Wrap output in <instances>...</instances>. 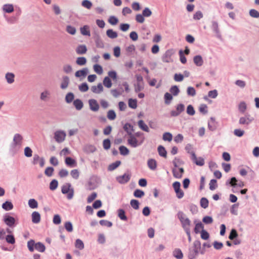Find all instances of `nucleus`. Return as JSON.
<instances>
[{
    "label": "nucleus",
    "mask_w": 259,
    "mask_h": 259,
    "mask_svg": "<svg viewBox=\"0 0 259 259\" xmlns=\"http://www.w3.org/2000/svg\"><path fill=\"white\" fill-rule=\"evenodd\" d=\"M120 153L122 155H127L129 153V150L124 146H121L119 148Z\"/></svg>",
    "instance_id": "nucleus-45"
},
{
    "label": "nucleus",
    "mask_w": 259,
    "mask_h": 259,
    "mask_svg": "<svg viewBox=\"0 0 259 259\" xmlns=\"http://www.w3.org/2000/svg\"><path fill=\"white\" fill-rule=\"evenodd\" d=\"M28 205L31 208H36L38 207V203L34 199H30L28 201Z\"/></svg>",
    "instance_id": "nucleus-39"
},
{
    "label": "nucleus",
    "mask_w": 259,
    "mask_h": 259,
    "mask_svg": "<svg viewBox=\"0 0 259 259\" xmlns=\"http://www.w3.org/2000/svg\"><path fill=\"white\" fill-rule=\"evenodd\" d=\"M70 175L73 179L77 180L79 178V172L78 169H74L71 171Z\"/></svg>",
    "instance_id": "nucleus-50"
},
{
    "label": "nucleus",
    "mask_w": 259,
    "mask_h": 259,
    "mask_svg": "<svg viewBox=\"0 0 259 259\" xmlns=\"http://www.w3.org/2000/svg\"><path fill=\"white\" fill-rule=\"evenodd\" d=\"M91 90L95 94H100L102 93L104 88L101 83H99L97 85H93L91 87Z\"/></svg>",
    "instance_id": "nucleus-13"
},
{
    "label": "nucleus",
    "mask_w": 259,
    "mask_h": 259,
    "mask_svg": "<svg viewBox=\"0 0 259 259\" xmlns=\"http://www.w3.org/2000/svg\"><path fill=\"white\" fill-rule=\"evenodd\" d=\"M253 120L252 118L249 117H242L239 119V122L241 124H248Z\"/></svg>",
    "instance_id": "nucleus-19"
},
{
    "label": "nucleus",
    "mask_w": 259,
    "mask_h": 259,
    "mask_svg": "<svg viewBox=\"0 0 259 259\" xmlns=\"http://www.w3.org/2000/svg\"><path fill=\"white\" fill-rule=\"evenodd\" d=\"M88 73V69L87 68H83L82 70L77 71L75 75L77 77H85Z\"/></svg>",
    "instance_id": "nucleus-17"
},
{
    "label": "nucleus",
    "mask_w": 259,
    "mask_h": 259,
    "mask_svg": "<svg viewBox=\"0 0 259 259\" xmlns=\"http://www.w3.org/2000/svg\"><path fill=\"white\" fill-rule=\"evenodd\" d=\"M80 32L83 35H91L90 28L87 25H84L83 27L80 28Z\"/></svg>",
    "instance_id": "nucleus-27"
},
{
    "label": "nucleus",
    "mask_w": 259,
    "mask_h": 259,
    "mask_svg": "<svg viewBox=\"0 0 259 259\" xmlns=\"http://www.w3.org/2000/svg\"><path fill=\"white\" fill-rule=\"evenodd\" d=\"M76 63L77 65L80 66L84 65L87 63V60L85 58L83 57H78L76 59Z\"/></svg>",
    "instance_id": "nucleus-46"
},
{
    "label": "nucleus",
    "mask_w": 259,
    "mask_h": 259,
    "mask_svg": "<svg viewBox=\"0 0 259 259\" xmlns=\"http://www.w3.org/2000/svg\"><path fill=\"white\" fill-rule=\"evenodd\" d=\"M35 242L33 240H30L27 242V247L29 250L31 252L34 251V247H35Z\"/></svg>",
    "instance_id": "nucleus-49"
},
{
    "label": "nucleus",
    "mask_w": 259,
    "mask_h": 259,
    "mask_svg": "<svg viewBox=\"0 0 259 259\" xmlns=\"http://www.w3.org/2000/svg\"><path fill=\"white\" fill-rule=\"evenodd\" d=\"M107 36L110 38H115L118 36L117 33L113 31L112 29H108L106 31Z\"/></svg>",
    "instance_id": "nucleus-30"
},
{
    "label": "nucleus",
    "mask_w": 259,
    "mask_h": 259,
    "mask_svg": "<svg viewBox=\"0 0 259 259\" xmlns=\"http://www.w3.org/2000/svg\"><path fill=\"white\" fill-rule=\"evenodd\" d=\"M35 248L36 250L41 252H44L46 250L45 245L41 242H37L35 243Z\"/></svg>",
    "instance_id": "nucleus-28"
},
{
    "label": "nucleus",
    "mask_w": 259,
    "mask_h": 259,
    "mask_svg": "<svg viewBox=\"0 0 259 259\" xmlns=\"http://www.w3.org/2000/svg\"><path fill=\"white\" fill-rule=\"evenodd\" d=\"M66 134L62 131H57L55 133V139L58 143L62 142L65 138Z\"/></svg>",
    "instance_id": "nucleus-9"
},
{
    "label": "nucleus",
    "mask_w": 259,
    "mask_h": 259,
    "mask_svg": "<svg viewBox=\"0 0 259 259\" xmlns=\"http://www.w3.org/2000/svg\"><path fill=\"white\" fill-rule=\"evenodd\" d=\"M194 248L189 254V259H193L197 254L198 249L200 248V244L199 242L194 243Z\"/></svg>",
    "instance_id": "nucleus-8"
},
{
    "label": "nucleus",
    "mask_w": 259,
    "mask_h": 259,
    "mask_svg": "<svg viewBox=\"0 0 259 259\" xmlns=\"http://www.w3.org/2000/svg\"><path fill=\"white\" fill-rule=\"evenodd\" d=\"M87 51V49L85 45H79L76 49V52L77 54H84L86 53Z\"/></svg>",
    "instance_id": "nucleus-22"
},
{
    "label": "nucleus",
    "mask_w": 259,
    "mask_h": 259,
    "mask_svg": "<svg viewBox=\"0 0 259 259\" xmlns=\"http://www.w3.org/2000/svg\"><path fill=\"white\" fill-rule=\"evenodd\" d=\"M2 207L5 210L8 211L12 209L13 208V205L11 202L6 201L3 204Z\"/></svg>",
    "instance_id": "nucleus-35"
},
{
    "label": "nucleus",
    "mask_w": 259,
    "mask_h": 259,
    "mask_svg": "<svg viewBox=\"0 0 259 259\" xmlns=\"http://www.w3.org/2000/svg\"><path fill=\"white\" fill-rule=\"evenodd\" d=\"M75 247L80 250L84 248V244L83 242L79 239H77L75 241Z\"/></svg>",
    "instance_id": "nucleus-48"
},
{
    "label": "nucleus",
    "mask_w": 259,
    "mask_h": 259,
    "mask_svg": "<svg viewBox=\"0 0 259 259\" xmlns=\"http://www.w3.org/2000/svg\"><path fill=\"white\" fill-rule=\"evenodd\" d=\"M185 110V106L182 104H178L176 107V110H172L170 112L172 116H177L180 115Z\"/></svg>",
    "instance_id": "nucleus-7"
},
{
    "label": "nucleus",
    "mask_w": 259,
    "mask_h": 259,
    "mask_svg": "<svg viewBox=\"0 0 259 259\" xmlns=\"http://www.w3.org/2000/svg\"><path fill=\"white\" fill-rule=\"evenodd\" d=\"M108 22L112 25H116L118 22V19L115 16H110L108 20Z\"/></svg>",
    "instance_id": "nucleus-47"
},
{
    "label": "nucleus",
    "mask_w": 259,
    "mask_h": 259,
    "mask_svg": "<svg viewBox=\"0 0 259 259\" xmlns=\"http://www.w3.org/2000/svg\"><path fill=\"white\" fill-rule=\"evenodd\" d=\"M193 61L194 63L198 66L202 65L203 61L201 56L197 55L194 57Z\"/></svg>",
    "instance_id": "nucleus-25"
},
{
    "label": "nucleus",
    "mask_w": 259,
    "mask_h": 259,
    "mask_svg": "<svg viewBox=\"0 0 259 259\" xmlns=\"http://www.w3.org/2000/svg\"><path fill=\"white\" fill-rule=\"evenodd\" d=\"M107 118L110 120H114L116 118V113L112 110H109L107 113Z\"/></svg>",
    "instance_id": "nucleus-57"
},
{
    "label": "nucleus",
    "mask_w": 259,
    "mask_h": 259,
    "mask_svg": "<svg viewBox=\"0 0 259 259\" xmlns=\"http://www.w3.org/2000/svg\"><path fill=\"white\" fill-rule=\"evenodd\" d=\"M148 167L152 170H155L157 168V162L154 159H149L147 161Z\"/></svg>",
    "instance_id": "nucleus-16"
},
{
    "label": "nucleus",
    "mask_w": 259,
    "mask_h": 259,
    "mask_svg": "<svg viewBox=\"0 0 259 259\" xmlns=\"http://www.w3.org/2000/svg\"><path fill=\"white\" fill-rule=\"evenodd\" d=\"M118 215L119 218L123 221H126L127 217L125 214V211L122 209H120L118 211Z\"/></svg>",
    "instance_id": "nucleus-42"
},
{
    "label": "nucleus",
    "mask_w": 259,
    "mask_h": 259,
    "mask_svg": "<svg viewBox=\"0 0 259 259\" xmlns=\"http://www.w3.org/2000/svg\"><path fill=\"white\" fill-rule=\"evenodd\" d=\"M54 169L52 167H48L45 170V174L48 177H51L53 175Z\"/></svg>",
    "instance_id": "nucleus-53"
},
{
    "label": "nucleus",
    "mask_w": 259,
    "mask_h": 259,
    "mask_svg": "<svg viewBox=\"0 0 259 259\" xmlns=\"http://www.w3.org/2000/svg\"><path fill=\"white\" fill-rule=\"evenodd\" d=\"M6 240L7 243L14 244L15 243V239L13 235L9 234L6 236Z\"/></svg>",
    "instance_id": "nucleus-37"
},
{
    "label": "nucleus",
    "mask_w": 259,
    "mask_h": 259,
    "mask_svg": "<svg viewBox=\"0 0 259 259\" xmlns=\"http://www.w3.org/2000/svg\"><path fill=\"white\" fill-rule=\"evenodd\" d=\"M130 179V176L128 174H124L121 176L117 177V181L121 184L127 183Z\"/></svg>",
    "instance_id": "nucleus-14"
},
{
    "label": "nucleus",
    "mask_w": 259,
    "mask_h": 259,
    "mask_svg": "<svg viewBox=\"0 0 259 259\" xmlns=\"http://www.w3.org/2000/svg\"><path fill=\"white\" fill-rule=\"evenodd\" d=\"M50 92L47 90H46L41 93L40 99L41 100L45 101L50 98Z\"/></svg>",
    "instance_id": "nucleus-26"
},
{
    "label": "nucleus",
    "mask_w": 259,
    "mask_h": 259,
    "mask_svg": "<svg viewBox=\"0 0 259 259\" xmlns=\"http://www.w3.org/2000/svg\"><path fill=\"white\" fill-rule=\"evenodd\" d=\"M103 84L105 87L107 88H110L112 85L110 78L107 76H106L104 78L103 81Z\"/></svg>",
    "instance_id": "nucleus-31"
},
{
    "label": "nucleus",
    "mask_w": 259,
    "mask_h": 259,
    "mask_svg": "<svg viewBox=\"0 0 259 259\" xmlns=\"http://www.w3.org/2000/svg\"><path fill=\"white\" fill-rule=\"evenodd\" d=\"M128 106L132 109L137 107V101L136 99H130L128 101Z\"/></svg>",
    "instance_id": "nucleus-36"
},
{
    "label": "nucleus",
    "mask_w": 259,
    "mask_h": 259,
    "mask_svg": "<svg viewBox=\"0 0 259 259\" xmlns=\"http://www.w3.org/2000/svg\"><path fill=\"white\" fill-rule=\"evenodd\" d=\"M58 186V181L56 180H53L50 184V189L51 190H55Z\"/></svg>",
    "instance_id": "nucleus-56"
},
{
    "label": "nucleus",
    "mask_w": 259,
    "mask_h": 259,
    "mask_svg": "<svg viewBox=\"0 0 259 259\" xmlns=\"http://www.w3.org/2000/svg\"><path fill=\"white\" fill-rule=\"evenodd\" d=\"M172 186L176 193L177 197L179 199L182 198L184 196V194L183 191L180 188V183L179 182H175L173 183Z\"/></svg>",
    "instance_id": "nucleus-4"
},
{
    "label": "nucleus",
    "mask_w": 259,
    "mask_h": 259,
    "mask_svg": "<svg viewBox=\"0 0 259 259\" xmlns=\"http://www.w3.org/2000/svg\"><path fill=\"white\" fill-rule=\"evenodd\" d=\"M184 172V170L182 167L179 168H175L172 169L173 176L177 179H181L182 177Z\"/></svg>",
    "instance_id": "nucleus-12"
},
{
    "label": "nucleus",
    "mask_w": 259,
    "mask_h": 259,
    "mask_svg": "<svg viewBox=\"0 0 259 259\" xmlns=\"http://www.w3.org/2000/svg\"><path fill=\"white\" fill-rule=\"evenodd\" d=\"M130 204L132 207L135 209H138L139 208V202L137 200L132 199Z\"/></svg>",
    "instance_id": "nucleus-55"
},
{
    "label": "nucleus",
    "mask_w": 259,
    "mask_h": 259,
    "mask_svg": "<svg viewBox=\"0 0 259 259\" xmlns=\"http://www.w3.org/2000/svg\"><path fill=\"white\" fill-rule=\"evenodd\" d=\"M65 164L70 167H74L76 165V161L70 157H67L65 158Z\"/></svg>",
    "instance_id": "nucleus-18"
},
{
    "label": "nucleus",
    "mask_w": 259,
    "mask_h": 259,
    "mask_svg": "<svg viewBox=\"0 0 259 259\" xmlns=\"http://www.w3.org/2000/svg\"><path fill=\"white\" fill-rule=\"evenodd\" d=\"M32 222L34 224H38L40 221V215L37 211H34L31 214Z\"/></svg>",
    "instance_id": "nucleus-15"
},
{
    "label": "nucleus",
    "mask_w": 259,
    "mask_h": 259,
    "mask_svg": "<svg viewBox=\"0 0 259 259\" xmlns=\"http://www.w3.org/2000/svg\"><path fill=\"white\" fill-rule=\"evenodd\" d=\"M3 10L5 12L11 13L14 11L13 6L12 5H5L3 6Z\"/></svg>",
    "instance_id": "nucleus-44"
},
{
    "label": "nucleus",
    "mask_w": 259,
    "mask_h": 259,
    "mask_svg": "<svg viewBox=\"0 0 259 259\" xmlns=\"http://www.w3.org/2000/svg\"><path fill=\"white\" fill-rule=\"evenodd\" d=\"M32 163L34 165L39 163L40 166L42 167L45 165V160L43 158L40 157L37 154H35L33 158Z\"/></svg>",
    "instance_id": "nucleus-10"
},
{
    "label": "nucleus",
    "mask_w": 259,
    "mask_h": 259,
    "mask_svg": "<svg viewBox=\"0 0 259 259\" xmlns=\"http://www.w3.org/2000/svg\"><path fill=\"white\" fill-rule=\"evenodd\" d=\"M81 6L88 9H90L93 5L91 2L89 0H83L81 3Z\"/></svg>",
    "instance_id": "nucleus-43"
},
{
    "label": "nucleus",
    "mask_w": 259,
    "mask_h": 259,
    "mask_svg": "<svg viewBox=\"0 0 259 259\" xmlns=\"http://www.w3.org/2000/svg\"><path fill=\"white\" fill-rule=\"evenodd\" d=\"M178 216L185 231L190 230L191 224L190 220L188 218H186L182 212H179Z\"/></svg>",
    "instance_id": "nucleus-1"
},
{
    "label": "nucleus",
    "mask_w": 259,
    "mask_h": 259,
    "mask_svg": "<svg viewBox=\"0 0 259 259\" xmlns=\"http://www.w3.org/2000/svg\"><path fill=\"white\" fill-rule=\"evenodd\" d=\"M89 104L90 109L93 111L96 112L99 109V105L97 101L95 99H90L89 101Z\"/></svg>",
    "instance_id": "nucleus-11"
},
{
    "label": "nucleus",
    "mask_w": 259,
    "mask_h": 259,
    "mask_svg": "<svg viewBox=\"0 0 259 259\" xmlns=\"http://www.w3.org/2000/svg\"><path fill=\"white\" fill-rule=\"evenodd\" d=\"M162 139L165 141L170 142L172 139V135L168 132L164 133L163 135Z\"/></svg>",
    "instance_id": "nucleus-41"
},
{
    "label": "nucleus",
    "mask_w": 259,
    "mask_h": 259,
    "mask_svg": "<svg viewBox=\"0 0 259 259\" xmlns=\"http://www.w3.org/2000/svg\"><path fill=\"white\" fill-rule=\"evenodd\" d=\"M170 92L173 95L177 96L180 92V90L177 85H174L170 88Z\"/></svg>",
    "instance_id": "nucleus-58"
},
{
    "label": "nucleus",
    "mask_w": 259,
    "mask_h": 259,
    "mask_svg": "<svg viewBox=\"0 0 259 259\" xmlns=\"http://www.w3.org/2000/svg\"><path fill=\"white\" fill-rule=\"evenodd\" d=\"M209 185L211 190H214L217 187V181L214 179L210 180Z\"/></svg>",
    "instance_id": "nucleus-62"
},
{
    "label": "nucleus",
    "mask_w": 259,
    "mask_h": 259,
    "mask_svg": "<svg viewBox=\"0 0 259 259\" xmlns=\"http://www.w3.org/2000/svg\"><path fill=\"white\" fill-rule=\"evenodd\" d=\"M94 71L98 74H102L103 73V68L102 66L98 64L94 65Z\"/></svg>",
    "instance_id": "nucleus-51"
},
{
    "label": "nucleus",
    "mask_w": 259,
    "mask_h": 259,
    "mask_svg": "<svg viewBox=\"0 0 259 259\" xmlns=\"http://www.w3.org/2000/svg\"><path fill=\"white\" fill-rule=\"evenodd\" d=\"M74 99V95L71 93H68L65 97V100L67 103H71Z\"/></svg>",
    "instance_id": "nucleus-63"
},
{
    "label": "nucleus",
    "mask_w": 259,
    "mask_h": 259,
    "mask_svg": "<svg viewBox=\"0 0 259 259\" xmlns=\"http://www.w3.org/2000/svg\"><path fill=\"white\" fill-rule=\"evenodd\" d=\"M187 94L189 96H194L196 94V91L194 88L189 87L187 88Z\"/></svg>",
    "instance_id": "nucleus-61"
},
{
    "label": "nucleus",
    "mask_w": 259,
    "mask_h": 259,
    "mask_svg": "<svg viewBox=\"0 0 259 259\" xmlns=\"http://www.w3.org/2000/svg\"><path fill=\"white\" fill-rule=\"evenodd\" d=\"M138 125L139 128L142 130L146 132H149V128L148 126L143 120H140L138 122Z\"/></svg>",
    "instance_id": "nucleus-20"
},
{
    "label": "nucleus",
    "mask_w": 259,
    "mask_h": 259,
    "mask_svg": "<svg viewBox=\"0 0 259 259\" xmlns=\"http://www.w3.org/2000/svg\"><path fill=\"white\" fill-rule=\"evenodd\" d=\"M203 228L204 226L202 223L199 222L196 223L194 228V232L196 234H198L200 232L201 233V231H202V230H204Z\"/></svg>",
    "instance_id": "nucleus-32"
},
{
    "label": "nucleus",
    "mask_w": 259,
    "mask_h": 259,
    "mask_svg": "<svg viewBox=\"0 0 259 259\" xmlns=\"http://www.w3.org/2000/svg\"><path fill=\"white\" fill-rule=\"evenodd\" d=\"M73 105L78 110H80L83 107V103L79 99H76L73 102Z\"/></svg>",
    "instance_id": "nucleus-33"
},
{
    "label": "nucleus",
    "mask_w": 259,
    "mask_h": 259,
    "mask_svg": "<svg viewBox=\"0 0 259 259\" xmlns=\"http://www.w3.org/2000/svg\"><path fill=\"white\" fill-rule=\"evenodd\" d=\"M129 135L130 136L127 140V142L131 147L135 148L143 143L144 138H143V139L140 142H139L137 139L133 135H132L131 133L129 134Z\"/></svg>",
    "instance_id": "nucleus-3"
},
{
    "label": "nucleus",
    "mask_w": 259,
    "mask_h": 259,
    "mask_svg": "<svg viewBox=\"0 0 259 259\" xmlns=\"http://www.w3.org/2000/svg\"><path fill=\"white\" fill-rule=\"evenodd\" d=\"M14 74L12 73H8L6 75V78L9 83H12L14 81Z\"/></svg>",
    "instance_id": "nucleus-40"
},
{
    "label": "nucleus",
    "mask_w": 259,
    "mask_h": 259,
    "mask_svg": "<svg viewBox=\"0 0 259 259\" xmlns=\"http://www.w3.org/2000/svg\"><path fill=\"white\" fill-rule=\"evenodd\" d=\"M173 255L178 259H182L183 257V253L180 249L176 248L173 251Z\"/></svg>",
    "instance_id": "nucleus-29"
},
{
    "label": "nucleus",
    "mask_w": 259,
    "mask_h": 259,
    "mask_svg": "<svg viewBox=\"0 0 259 259\" xmlns=\"http://www.w3.org/2000/svg\"><path fill=\"white\" fill-rule=\"evenodd\" d=\"M157 150L158 154L160 156L163 157L164 158L166 157L167 152L163 146L161 145L159 146Z\"/></svg>",
    "instance_id": "nucleus-23"
},
{
    "label": "nucleus",
    "mask_w": 259,
    "mask_h": 259,
    "mask_svg": "<svg viewBox=\"0 0 259 259\" xmlns=\"http://www.w3.org/2000/svg\"><path fill=\"white\" fill-rule=\"evenodd\" d=\"M144 194V191L139 189H136L134 193V196L137 198H141Z\"/></svg>",
    "instance_id": "nucleus-54"
},
{
    "label": "nucleus",
    "mask_w": 259,
    "mask_h": 259,
    "mask_svg": "<svg viewBox=\"0 0 259 259\" xmlns=\"http://www.w3.org/2000/svg\"><path fill=\"white\" fill-rule=\"evenodd\" d=\"M62 192L63 194H67V198L71 199L73 198L74 195V190L73 188H71V184L67 183L64 185L62 187Z\"/></svg>",
    "instance_id": "nucleus-2"
},
{
    "label": "nucleus",
    "mask_w": 259,
    "mask_h": 259,
    "mask_svg": "<svg viewBox=\"0 0 259 259\" xmlns=\"http://www.w3.org/2000/svg\"><path fill=\"white\" fill-rule=\"evenodd\" d=\"M142 14L144 17H148L152 15V12L149 8H145L142 12Z\"/></svg>",
    "instance_id": "nucleus-59"
},
{
    "label": "nucleus",
    "mask_w": 259,
    "mask_h": 259,
    "mask_svg": "<svg viewBox=\"0 0 259 259\" xmlns=\"http://www.w3.org/2000/svg\"><path fill=\"white\" fill-rule=\"evenodd\" d=\"M103 147L105 150H108L110 148L111 143L109 139H105L103 142Z\"/></svg>",
    "instance_id": "nucleus-60"
},
{
    "label": "nucleus",
    "mask_w": 259,
    "mask_h": 259,
    "mask_svg": "<svg viewBox=\"0 0 259 259\" xmlns=\"http://www.w3.org/2000/svg\"><path fill=\"white\" fill-rule=\"evenodd\" d=\"M120 163L121 162L120 161H116V162L110 164L108 166V169L110 171L113 170L118 167Z\"/></svg>",
    "instance_id": "nucleus-38"
},
{
    "label": "nucleus",
    "mask_w": 259,
    "mask_h": 259,
    "mask_svg": "<svg viewBox=\"0 0 259 259\" xmlns=\"http://www.w3.org/2000/svg\"><path fill=\"white\" fill-rule=\"evenodd\" d=\"M200 205L203 208H206L208 206V201L205 198H202L200 200Z\"/></svg>",
    "instance_id": "nucleus-52"
},
{
    "label": "nucleus",
    "mask_w": 259,
    "mask_h": 259,
    "mask_svg": "<svg viewBox=\"0 0 259 259\" xmlns=\"http://www.w3.org/2000/svg\"><path fill=\"white\" fill-rule=\"evenodd\" d=\"M172 54V53L171 51H170V50L167 51L165 52L164 56L163 57V61L165 62H169L171 61L172 60L171 59V56Z\"/></svg>",
    "instance_id": "nucleus-24"
},
{
    "label": "nucleus",
    "mask_w": 259,
    "mask_h": 259,
    "mask_svg": "<svg viewBox=\"0 0 259 259\" xmlns=\"http://www.w3.org/2000/svg\"><path fill=\"white\" fill-rule=\"evenodd\" d=\"M3 221L7 226L10 227L14 226L15 223V219L8 214L4 216Z\"/></svg>",
    "instance_id": "nucleus-6"
},
{
    "label": "nucleus",
    "mask_w": 259,
    "mask_h": 259,
    "mask_svg": "<svg viewBox=\"0 0 259 259\" xmlns=\"http://www.w3.org/2000/svg\"><path fill=\"white\" fill-rule=\"evenodd\" d=\"M60 178H64L68 175V171L65 169H61L58 174Z\"/></svg>",
    "instance_id": "nucleus-64"
},
{
    "label": "nucleus",
    "mask_w": 259,
    "mask_h": 259,
    "mask_svg": "<svg viewBox=\"0 0 259 259\" xmlns=\"http://www.w3.org/2000/svg\"><path fill=\"white\" fill-rule=\"evenodd\" d=\"M22 140L23 138L22 136L20 135V134H17L14 135L13 141L15 145H21L22 143Z\"/></svg>",
    "instance_id": "nucleus-21"
},
{
    "label": "nucleus",
    "mask_w": 259,
    "mask_h": 259,
    "mask_svg": "<svg viewBox=\"0 0 259 259\" xmlns=\"http://www.w3.org/2000/svg\"><path fill=\"white\" fill-rule=\"evenodd\" d=\"M191 159L197 165L203 166L204 164V160L202 157L197 158L194 152H191Z\"/></svg>",
    "instance_id": "nucleus-5"
},
{
    "label": "nucleus",
    "mask_w": 259,
    "mask_h": 259,
    "mask_svg": "<svg viewBox=\"0 0 259 259\" xmlns=\"http://www.w3.org/2000/svg\"><path fill=\"white\" fill-rule=\"evenodd\" d=\"M69 82V79L67 76L63 77L62 82L61 84V88L62 89H65L67 88Z\"/></svg>",
    "instance_id": "nucleus-34"
}]
</instances>
